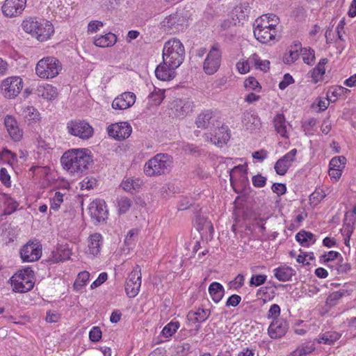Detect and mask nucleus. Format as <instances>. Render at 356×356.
<instances>
[{"label": "nucleus", "instance_id": "f257e3e1", "mask_svg": "<svg viewBox=\"0 0 356 356\" xmlns=\"http://www.w3.org/2000/svg\"><path fill=\"white\" fill-rule=\"evenodd\" d=\"M279 17L275 14L263 15L255 20L254 35L262 44H273L280 38Z\"/></svg>", "mask_w": 356, "mask_h": 356}, {"label": "nucleus", "instance_id": "f03ea898", "mask_svg": "<svg viewBox=\"0 0 356 356\" xmlns=\"http://www.w3.org/2000/svg\"><path fill=\"white\" fill-rule=\"evenodd\" d=\"M63 168L71 173L87 174L89 164L88 149L79 148L66 151L60 158Z\"/></svg>", "mask_w": 356, "mask_h": 356}, {"label": "nucleus", "instance_id": "7ed1b4c3", "mask_svg": "<svg viewBox=\"0 0 356 356\" xmlns=\"http://www.w3.org/2000/svg\"><path fill=\"white\" fill-rule=\"evenodd\" d=\"M185 48L177 38H171L164 43L162 58L165 64L179 67L185 59Z\"/></svg>", "mask_w": 356, "mask_h": 356}, {"label": "nucleus", "instance_id": "20e7f679", "mask_svg": "<svg viewBox=\"0 0 356 356\" xmlns=\"http://www.w3.org/2000/svg\"><path fill=\"white\" fill-rule=\"evenodd\" d=\"M173 164L172 157L168 154H157L144 165V173L148 177L168 173Z\"/></svg>", "mask_w": 356, "mask_h": 356}, {"label": "nucleus", "instance_id": "39448f33", "mask_svg": "<svg viewBox=\"0 0 356 356\" xmlns=\"http://www.w3.org/2000/svg\"><path fill=\"white\" fill-rule=\"evenodd\" d=\"M34 273L31 268H25L19 270L10 278L13 291L18 293H26L34 286Z\"/></svg>", "mask_w": 356, "mask_h": 356}, {"label": "nucleus", "instance_id": "423d86ee", "mask_svg": "<svg viewBox=\"0 0 356 356\" xmlns=\"http://www.w3.org/2000/svg\"><path fill=\"white\" fill-rule=\"evenodd\" d=\"M60 61L55 57L49 56L40 59L35 67V72L38 76L42 79L54 78L61 70Z\"/></svg>", "mask_w": 356, "mask_h": 356}, {"label": "nucleus", "instance_id": "0eeeda50", "mask_svg": "<svg viewBox=\"0 0 356 356\" xmlns=\"http://www.w3.org/2000/svg\"><path fill=\"white\" fill-rule=\"evenodd\" d=\"M221 60V51L216 45H213L203 62L204 72L207 75H213L216 73L220 67Z\"/></svg>", "mask_w": 356, "mask_h": 356}, {"label": "nucleus", "instance_id": "6e6552de", "mask_svg": "<svg viewBox=\"0 0 356 356\" xmlns=\"http://www.w3.org/2000/svg\"><path fill=\"white\" fill-rule=\"evenodd\" d=\"M229 179L235 191L242 190L249 184L248 177V165H238L229 170Z\"/></svg>", "mask_w": 356, "mask_h": 356}, {"label": "nucleus", "instance_id": "1a4fd4ad", "mask_svg": "<svg viewBox=\"0 0 356 356\" xmlns=\"http://www.w3.org/2000/svg\"><path fill=\"white\" fill-rule=\"evenodd\" d=\"M141 269L138 265L134 267L127 280L125 291L129 298L136 297L141 286Z\"/></svg>", "mask_w": 356, "mask_h": 356}, {"label": "nucleus", "instance_id": "9d476101", "mask_svg": "<svg viewBox=\"0 0 356 356\" xmlns=\"http://www.w3.org/2000/svg\"><path fill=\"white\" fill-rule=\"evenodd\" d=\"M23 87L22 79L18 76L9 77L3 80L1 88L5 97L13 99L16 97Z\"/></svg>", "mask_w": 356, "mask_h": 356}, {"label": "nucleus", "instance_id": "9b49d317", "mask_svg": "<svg viewBox=\"0 0 356 356\" xmlns=\"http://www.w3.org/2000/svg\"><path fill=\"white\" fill-rule=\"evenodd\" d=\"M20 255L24 262L35 261L42 255V245L37 241H30L22 248Z\"/></svg>", "mask_w": 356, "mask_h": 356}, {"label": "nucleus", "instance_id": "f8f14e48", "mask_svg": "<svg viewBox=\"0 0 356 356\" xmlns=\"http://www.w3.org/2000/svg\"><path fill=\"white\" fill-rule=\"evenodd\" d=\"M131 126L127 122L114 123L107 127L108 135L117 140L127 138L131 135Z\"/></svg>", "mask_w": 356, "mask_h": 356}, {"label": "nucleus", "instance_id": "ddd939ff", "mask_svg": "<svg viewBox=\"0 0 356 356\" xmlns=\"http://www.w3.org/2000/svg\"><path fill=\"white\" fill-rule=\"evenodd\" d=\"M136 100V95L134 92H124L113 100L111 107L114 110H126L131 108L135 104Z\"/></svg>", "mask_w": 356, "mask_h": 356}, {"label": "nucleus", "instance_id": "4468645a", "mask_svg": "<svg viewBox=\"0 0 356 356\" xmlns=\"http://www.w3.org/2000/svg\"><path fill=\"white\" fill-rule=\"evenodd\" d=\"M108 211L104 200L97 199L90 203V216L97 223L104 222L108 218Z\"/></svg>", "mask_w": 356, "mask_h": 356}, {"label": "nucleus", "instance_id": "2eb2a0df", "mask_svg": "<svg viewBox=\"0 0 356 356\" xmlns=\"http://www.w3.org/2000/svg\"><path fill=\"white\" fill-rule=\"evenodd\" d=\"M296 154L297 149H292L278 159L274 166L276 173L279 175H284L295 162Z\"/></svg>", "mask_w": 356, "mask_h": 356}, {"label": "nucleus", "instance_id": "dca6fc26", "mask_svg": "<svg viewBox=\"0 0 356 356\" xmlns=\"http://www.w3.org/2000/svg\"><path fill=\"white\" fill-rule=\"evenodd\" d=\"M26 5V0H6L2 6V12L6 17H15L22 13Z\"/></svg>", "mask_w": 356, "mask_h": 356}, {"label": "nucleus", "instance_id": "f3484780", "mask_svg": "<svg viewBox=\"0 0 356 356\" xmlns=\"http://www.w3.org/2000/svg\"><path fill=\"white\" fill-rule=\"evenodd\" d=\"M289 326L283 318L274 319L268 328V334L271 339H279L285 335Z\"/></svg>", "mask_w": 356, "mask_h": 356}, {"label": "nucleus", "instance_id": "a211bd4d", "mask_svg": "<svg viewBox=\"0 0 356 356\" xmlns=\"http://www.w3.org/2000/svg\"><path fill=\"white\" fill-rule=\"evenodd\" d=\"M171 110L177 117L183 118L193 111V103L187 99H177L172 102Z\"/></svg>", "mask_w": 356, "mask_h": 356}, {"label": "nucleus", "instance_id": "6ab92c4d", "mask_svg": "<svg viewBox=\"0 0 356 356\" xmlns=\"http://www.w3.org/2000/svg\"><path fill=\"white\" fill-rule=\"evenodd\" d=\"M68 132L81 138H89V124L81 121H71L67 123Z\"/></svg>", "mask_w": 356, "mask_h": 356}, {"label": "nucleus", "instance_id": "aec40b11", "mask_svg": "<svg viewBox=\"0 0 356 356\" xmlns=\"http://www.w3.org/2000/svg\"><path fill=\"white\" fill-rule=\"evenodd\" d=\"M177 68V67L166 65L165 62L163 61L155 70L156 77L163 81H170L175 78L177 75L175 70Z\"/></svg>", "mask_w": 356, "mask_h": 356}, {"label": "nucleus", "instance_id": "412c9836", "mask_svg": "<svg viewBox=\"0 0 356 356\" xmlns=\"http://www.w3.org/2000/svg\"><path fill=\"white\" fill-rule=\"evenodd\" d=\"M242 122L245 129L250 133H256L261 127V122L259 117L257 114L250 112L244 113Z\"/></svg>", "mask_w": 356, "mask_h": 356}, {"label": "nucleus", "instance_id": "4be33fe9", "mask_svg": "<svg viewBox=\"0 0 356 356\" xmlns=\"http://www.w3.org/2000/svg\"><path fill=\"white\" fill-rule=\"evenodd\" d=\"M4 124L13 140L19 141L22 139L23 132L19 128L17 122L14 117L9 115H6L4 119Z\"/></svg>", "mask_w": 356, "mask_h": 356}, {"label": "nucleus", "instance_id": "5701e85b", "mask_svg": "<svg viewBox=\"0 0 356 356\" xmlns=\"http://www.w3.org/2000/svg\"><path fill=\"white\" fill-rule=\"evenodd\" d=\"M143 184V180L138 177H125L120 184V187L127 193H135L140 191Z\"/></svg>", "mask_w": 356, "mask_h": 356}, {"label": "nucleus", "instance_id": "b1692460", "mask_svg": "<svg viewBox=\"0 0 356 356\" xmlns=\"http://www.w3.org/2000/svg\"><path fill=\"white\" fill-rule=\"evenodd\" d=\"M54 31V26L49 21L43 22H40L39 27L37 29L34 37L36 38L38 41L44 42L51 37Z\"/></svg>", "mask_w": 356, "mask_h": 356}, {"label": "nucleus", "instance_id": "393cba45", "mask_svg": "<svg viewBox=\"0 0 356 356\" xmlns=\"http://www.w3.org/2000/svg\"><path fill=\"white\" fill-rule=\"evenodd\" d=\"M275 131L283 138H288L290 125L286 122L285 117L282 113L277 114L273 119Z\"/></svg>", "mask_w": 356, "mask_h": 356}, {"label": "nucleus", "instance_id": "a878e982", "mask_svg": "<svg viewBox=\"0 0 356 356\" xmlns=\"http://www.w3.org/2000/svg\"><path fill=\"white\" fill-rule=\"evenodd\" d=\"M229 138L227 127L222 126L218 128L211 140L215 145L221 147L227 143Z\"/></svg>", "mask_w": 356, "mask_h": 356}, {"label": "nucleus", "instance_id": "bb28decb", "mask_svg": "<svg viewBox=\"0 0 356 356\" xmlns=\"http://www.w3.org/2000/svg\"><path fill=\"white\" fill-rule=\"evenodd\" d=\"M117 42V36L112 33L97 36L94 40L95 46L106 48L113 47Z\"/></svg>", "mask_w": 356, "mask_h": 356}, {"label": "nucleus", "instance_id": "cd10ccee", "mask_svg": "<svg viewBox=\"0 0 356 356\" xmlns=\"http://www.w3.org/2000/svg\"><path fill=\"white\" fill-rule=\"evenodd\" d=\"M248 60L250 69L254 66L256 69L266 72L269 69L270 62L268 60H261L257 54H252L249 57H246Z\"/></svg>", "mask_w": 356, "mask_h": 356}, {"label": "nucleus", "instance_id": "c85d7f7f", "mask_svg": "<svg viewBox=\"0 0 356 356\" xmlns=\"http://www.w3.org/2000/svg\"><path fill=\"white\" fill-rule=\"evenodd\" d=\"M275 277L280 282L289 281L294 275V270L287 266H282L273 269Z\"/></svg>", "mask_w": 356, "mask_h": 356}, {"label": "nucleus", "instance_id": "c756f323", "mask_svg": "<svg viewBox=\"0 0 356 356\" xmlns=\"http://www.w3.org/2000/svg\"><path fill=\"white\" fill-rule=\"evenodd\" d=\"M209 293L216 303H218L223 298L225 289L223 286L217 282H212L208 289Z\"/></svg>", "mask_w": 356, "mask_h": 356}, {"label": "nucleus", "instance_id": "7c9ffc66", "mask_svg": "<svg viewBox=\"0 0 356 356\" xmlns=\"http://www.w3.org/2000/svg\"><path fill=\"white\" fill-rule=\"evenodd\" d=\"M209 316V312L207 309H197L196 311L188 312V319L193 323H202L205 321Z\"/></svg>", "mask_w": 356, "mask_h": 356}, {"label": "nucleus", "instance_id": "2f4dec72", "mask_svg": "<svg viewBox=\"0 0 356 356\" xmlns=\"http://www.w3.org/2000/svg\"><path fill=\"white\" fill-rule=\"evenodd\" d=\"M296 239L303 247H309L316 241L314 235L305 231L299 232L296 235Z\"/></svg>", "mask_w": 356, "mask_h": 356}, {"label": "nucleus", "instance_id": "473e14b6", "mask_svg": "<svg viewBox=\"0 0 356 356\" xmlns=\"http://www.w3.org/2000/svg\"><path fill=\"white\" fill-rule=\"evenodd\" d=\"M315 350L314 344L311 341H307L300 345L294 351L291 356H307Z\"/></svg>", "mask_w": 356, "mask_h": 356}, {"label": "nucleus", "instance_id": "72a5a7b5", "mask_svg": "<svg viewBox=\"0 0 356 356\" xmlns=\"http://www.w3.org/2000/svg\"><path fill=\"white\" fill-rule=\"evenodd\" d=\"M102 245V236L100 234H94L90 236V254L97 256L100 252Z\"/></svg>", "mask_w": 356, "mask_h": 356}, {"label": "nucleus", "instance_id": "f704fd0d", "mask_svg": "<svg viewBox=\"0 0 356 356\" xmlns=\"http://www.w3.org/2000/svg\"><path fill=\"white\" fill-rule=\"evenodd\" d=\"M327 63V59H321L316 67L313 69L312 72V77L315 83L320 81L322 76L324 75L325 72V65Z\"/></svg>", "mask_w": 356, "mask_h": 356}, {"label": "nucleus", "instance_id": "c9c22d12", "mask_svg": "<svg viewBox=\"0 0 356 356\" xmlns=\"http://www.w3.org/2000/svg\"><path fill=\"white\" fill-rule=\"evenodd\" d=\"M300 47L295 45L291 47L289 51L283 56V61L286 64L294 63L300 55Z\"/></svg>", "mask_w": 356, "mask_h": 356}, {"label": "nucleus", "instance_id": "e433bc0d", "mask_svg": "<svg viewBox=\"0 0 356 356\" xmlns=\"http://www.w3.org/2000/svg\"><path fill=\"white\" fill-rule=\"evenodd\" d=\"M341 337V334L337 332H327L321 334L317 339L318 343L325 344H332L337 341Z\"/></svg>", "mask_w": 356, "mask_h": 356}, {"label": "nucleus", "instance_id": "4c0bfd02", "mask_svg": "<svg viewBox=\"0 0 356 356\" xmlns=\"http://www.w3.org/2000/svg\"><path fill=\"white\" fill-rule=\"evenodd\" d=\"M327 188L326 189L323 188H316L309 196L310 203L317 205L327 196Z\"/></svg>", "mask_w": 356, "mask_h": 356}, {"label": "nucleus", "instance_id": "58836bf2", "mask_svg": "<svg viewBox=\"0 0 356 356\" xmlns=\"http://www.w3.org/2000/svg\"><path fill=\"white\" fill-rule=\"evenodd\" d=\"M39 23L40 22L30 18L29 19L24 20L22 26L24 31L31 34V35L34 37L37 29L39 27Z\"/></svg>", "mask_w": 356, "mask_h": 356}, {"label": "nucleus", "instance_id": "ea45409f", "mask_svg": "<svg viewBox=\"0 0 356 356\" xmlns=\"http://www.w3.org/2000/svg\"><path fill=\"white\" fill-rule=\"evenodd\" d=\"M211 113L207 111L201 113L196 118L195 123L198 128L206 129L208 127L211 119Z\"/></svg>", "mask_w": 356, "mask_h": 356}, {"label": "nucleus", "instance_id": "a19ab883", "mask_svg": "<svg viewBox=\"0 0 356 356\" xmlns=\"http://www.w3.org/2000/svg\"><path fill=\"white\" fill-rule=\"evenodd\" d=\"M117 204L118 213L124 214L130 209L132 202L129 197L123 196L118 199Z\"/></svg>", "mask_w": 356, "mask_h": 356}, {"label": "nucleus", "instance_id": "79ce46f5", "mask_svg": "<svg viewBox=\"0 0 356 356\" xmlns=\"http://www.w3.org/2000/svg\"><path fill=\"white\" fill-rule=\"evenodd\" d=\"M89 280V272L83 271L78 274L77 277L74 283V288L76 291H80L86 286V282Z\"/></svg>", "mask_w": 356, "mask_h": 356}, {"label": "nucleus", "instance_id": "37998d69", "mask_svg": "<svg viewBox=\"0 0 356 356\" xmlns=\"http://www.w3.org/2000/svg\"><path fill=\"white\" fill-rule=\"evenodd\" d=\"M165 90L159 88H154V91L149 95V99L154 106H159L165 97Z\"/></svg>", "mask_w": 356, "mask_h": 356}, {"label": "nucleus", "instance_id": "c03bdc74", "mask_svg": "<svg viewBox=\"0 0 356 356\" xmlns=\"http://www.w3.org/2000/svg\"><path fill=\"white\" fill-rule=\"evenodd\" d=\"M346 159L344 156H335L330 161L329 168L343 171L346 167Z\"/></svg>", "mask_w": 356, "mask_h": 356}, {"label": "nucleus", "instance_id": "a18cd8bd", "mask_svg": "<svg viewBox=\"0 0 356 356\" xmlns=\"http://www.w3.org/2000/svg\"><path fill=\"white\" fill-rule=\"evenodd\" d=\"M300 56L305 63L307 65L313 64L315 59L314 50L310 48H300Z\"/></svg>", "mask_w": 356, "mask_h": 356}, {"label": "nucleus", "instance_id": "49530a36", "mask_svg": "<svg viewBox=\"0 0 356 356\" xmlns=\"http://www.w3.org/2000/svg\"><path fill=\"white\" fill-rule=\"evenodd\" d=\"M348 91H349L348 89L342 86H337L330 89L327 93V97L331 102H335L338 97L343 95Z\"/></svg>", "mask_w": 356, "mask_h": 356}, {"label": "nucleus", "instance_id": "de8ad7c7", "mask_svg": "<svg viewBox=\"0 0 356 356\" xmlns=\"http://www.w3.org/2000/svg\"><path fill=\"white\" fill-rule=\"evenodd\" d=\"M139 234L138 229H130L124 238V244L128 247L129 249H131L134 247L136 241V238Z\"/></svg>", "mask_w": 356, "mask_h": 356}, {"label": "nucleus", "instance_id": "09e8293b", "mask_svg": "<svg viewBox=\"0 0 356 356\" xmlns=\"http://www.w3.org/2000/svg\"><path fill=\"white\" fill-rule=\"evenodd\" d=\"M179 327V323L176 322H170L168 323L162 330V334L165 337H169L172 336L177 330Z\"/></svg>", "mask_w": 356, "mask_h": 356}, {"label": "nucleus", "instance_id": "8fccbe9b", "mask_svg": "<svg viewBox=\"0 0 356 356\" xmlns=\"http://www.w3.org/2000/svg\"><path fill=\"white\" fill-rule=\"evenodd\" d=\"M244 87L248 90H253L256 92H259L261 89L260 84L253 76H249L245 80Z\"/></svg>", "mask_w": 356, "mask_h": 356}, {"label": "nucleus", "instance_id": "3c124183", "mask_svg": "<svg viewBox=\"0 0 356 356\" xmlns=\"http://www.w3.org/2000/svg\"><path fill=\"white\" fill-rule=\"evenodd\" d=\"M355 229V226L343 225V227L341 229V233L343 236L344 243L345 245L350 248V239L353 231Z\"/></svg>", "mask_w": 356, "mask_h": 356}, {"label": "nucleus", "instance_id": "603ef678", "mask_svg": "<svg viewBox=\"0 0 356 356\" xmlns=\"http://www.w3.org/2000/svg\"><path fill=\"white\" fill-rule=\"evenodd\" d=\"M236 69L241 74H248L250 71L248 60H246V57H243L236 62Z\"/></svg>", "mask_w": 356, "mask_h": 356}, {"label": "nucleus", "instance_id": "864d4df0", "mask_svg": "<svg viewBox=\"0 0 356 356\" xmlns=\"http://www.w3.org/2000/svg\"><path fill=\"white\" fill-rule=\"evenodd\" d=\"M24 118L29 122H36L39 120L40 113L33 106H28L24 109Z\"/></svg>", "mask_w": 356, "mask_h": 356}, {"label": "nucleus", "instance_id": "5fc2aeb1", "mask_svg": "<svg viewBox=\"0 0 356 356\" xmlns=\"http://www.w3.org/2000/svg\"><path fill=\"white\" fill-rule=\"evenodd\" d=\"M16 159V154L7 149H3L0 152V161H2L3 163H8V164H12V163Z\"/></svg>", "mask_w": 356, "mask_h": 356}, {"label": "nucleus", "instance_id": "6e6d98bb", "mask_svg": "<svg viewBox=\"0 0 356 356\" xmlns=\"http://www.w3.org/2000/svg\"><path fill=\"white\" fill-rule=\"evenodd\" d=\"M356 222V206H354L351 211L346 212L343 225L355 226Z\"/></svg>", "mask_w": 356, "mask_h": 356}, {"label": "nucleus", "instance_id": "4d7b16f0", "mask_svg": "<svg viewBox=\"0 0 356 356\" xmlns=\"http://www.w3.org/2000/svg\"><path fill=\"white\" fill-rule=\"evenodd\" d=\"M63 195L60 192H56L51 201L50 209L58 211L60 207V204L63 201Z\"/></svg>", "mask_w": 356, "mask_h": 356}, {"label": "nucleus", "instance_id": "13d9d810", "mask_svg": "<svg viewBox=\"0 0 356 356\" xmlns=\"http://www.w3.org/2000/svg\"><path fill=\"white\" fill-rule=\"evenodd\" d=\"M267 280L266 275H253L250 280V285L259 286L264 284Z\"/></svg>", "mask_w": 356, "mask_h": 356}, {"label": "nucleus", "instance_id": "bf43d9fd", "mask_svg": "<svg viewBox=\"0 0 356 356\" xmlns=\"http://www.w3.org/2000/svg\"><path fill=\"white\" fill-rule=\"evenodd\" d=\"M44 98L48 99H54L57 96V92L55 88L51 86L47 85L46 87H43V90L41 94Z\"/></svg>", "mask_w": 356, "mask_h": 356}, {"label": "nucleus", "instance_id": "052dcab7", "mask_svg": "<svg viewBox=\"0 0 356 356\" xmlns=\"http://www.w3.org/2000/svg\"><path fill=\"white\" fill-rule=\"evenodd\" d=\"M244 281H245V277L243 275L241 274H238L235 278L234 280L231 281L229 283V286L230 289H234V290H238L241 287H242V286L244 284Z\"/></svg>", "mask_w": 356, "mask_h": 356}, {"label": "nucleus", "instance_id": "680f3d73", "mask_svg": "<svg viewBox=\"0 0 356 356\" xmlns=\"http://www.w3.org/2000/svg\"><path fill=\"white\" fill-rule=\"evenodd\" d=\"M6 207L4 210L6 215H10L15 211L18 207V203L13 199L9 197L6 200Z\"/></svg>", "mask_w": 356, "mask_h": 356}, {"label": "nucleus", "instance_id": "e2e57ef3", "mask_svg": "<svg viewBox=\"0 0 356 356\" xmlns=\"http://www.w3.org/2000/svg\"><path fill=\"white\" fill-rule=\"evenodd\" d=\"M280 307L278 305H272L268 312L267 318H273V320L277 318L280 314Z\"/></svg>", "mask_w": 356, "mask_h": 356}, {"label": "nucleus", "instance_id": "0e129e2a", "mask_svg": "<svg viewBox=\"0 0 356 356\" xmlns=\"http://www.w3.org/2000/svg\"><path fill=\"white\" fill-rule=\"evenodd\" d=\"M293 82L294 79L292 76L289 74H286L284 75L282 80L279 83V88L280 90H284Z\"/></svg>", "mask_w": 356, "mask_h": 356}, {"label": "nucleus", "instance_id": "69168bd1", "mask_svg": "<svg viewBox=\"0 0 356 356\" xmlns=\"http://www.w3.org/2000/svg\"><path fill=\"white\" fill-rule=\"evenodd\" d=\"M108 279V274L106 272L101 273L98 277L90 284V289H95L100 285H102L104 282H105Z\"/></svg>", "mask_w": 356, "mask_h": 356}, {"label": "nucleus", "instance_id": "338daca9", "mask_svg": "<svg viewBox=\"0 0 356 356\" xmlns=\"http://www.w3.org/2000/svg\"><path fill=\"white\" fill-rule=\"evenodd\" d=\"M59 251L61 252L60 254V258L62 259V261L67 260L70 258L71 250H70L68 245H58Z\"/></svg>", "mask_w": 356, "mask_h": 356}, {"label": "nucleus", "instance_id": "774afa93", "mask_svg": "<svg viewBox=\"0 0 356 356\" xmlns=\"http://www.w3.org/2000/svg\"><path fill=\"white\" fill-rule=\"evenodd\" d=\"M252 181L255 187L261 188L266 185V177L261 175H257L252 177Z\"/></svg>", "mask_w": 356, "mask_h": 356}]
</instances>
